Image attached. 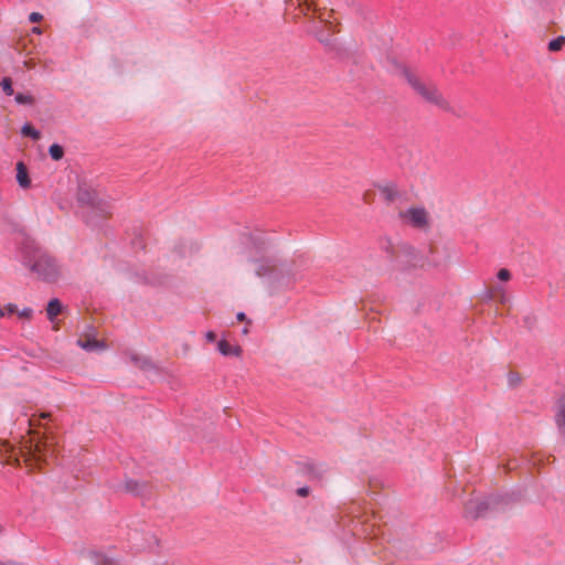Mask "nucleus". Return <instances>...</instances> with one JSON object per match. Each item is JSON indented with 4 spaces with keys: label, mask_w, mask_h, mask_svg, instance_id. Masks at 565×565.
<instances>
[{
    "label": "nucleus",
    "mask_w": 565,
    "mask_h": 565,
    "mask_svg": "<svg viewBox=\"0 0 565 565\" xmlns=\"http://www.w3.org/2000/svg\"><path fill=\"white\" fill-rule=\"evenodd\" d=\"M491 502L488 499H471L465 504L463 515L469 520L483 518L490 509Z\"/></svg>",
    "instance_id": "obj_9"
},
{
    "label": "nucleus",
    "mask_w": 565,
    "mask_h": 565,
    "mask_svg": "<svg viewBox=\"0 0 565 565\" xmlns=\"http://www.w3.org/2000/svg\"><path fill=\"white\" fill-rule=\"evenodd\" d=\"M90 556L94 558L95 565H124L118 559L108 557L107 555L96 551H92Z\"/></svg>",
    "instance_id": "obj_19"
},
{
    "label": "nucleus",
    "mask_w": 565,
    "mask_h": 565,
    "mask_svg": "<svg viewBox=\"0 0 565 565\" xmlns=\"http://www.w3.org/2000/svg\"><path fill=\"white\" fill-rule=\"evenodd\" d=\"M29 423H30V427H33L35 425L34 419H29Z\"/></svg>",
    "instance_id": "obj_45"
},
{
    "label": "nucleus",
    "mask_w": 565,
    "mask_h": 565,
    "mask_svg": "<svg viewBox=\"0 0 565 565\" xmlns=\"http://www.w3.org/2000/svg\"><path fill=\"white\" fill-rule=\"evenodd\" d=\"M32 315H33V310L31 308H24L23 310L19 311L18 310V316L20 318H24V319H31L32 318Z\"/></svg>",
    "instance_id": "obj_34"
},
{
    "label": "nucleus",
    "mask_w": 565,
    "mask_h": 565,
    "mask_svg": "<svg viewBox=\"0 0 565 565\" xmlns=\"http://www.w3.org/2000/svg\"><path fill=\"white\" fill-rule=\"evenodd\" d=\"M372 198H373V193H372V192H365V193L363 194V201H364L365 203H370V202H371V200H372Z\"/></svg>",
    "instance_id": "obj_39"
},
{
    "label": "nucleus",
    "mask_w": 565,
    "mask_h": 565,
    "mask_svg": "<svg viewBox=\"0 0 565 565\" xmlns=\"http://www.w3.org/2000/svg\"><path fill=\"white\" fill-rule=\"evenodd\" d=\"M256 267V276L267 277L273 282L279 281L287 273L286 264L275 256H263L260 258H252Z\"/></svg>",
    "instance_id": "obj_7"
},
{
    "label": "nucleus",
    "mask_w": 565,
    "mask_h": 565,
    "mask_svg": "<svg viewBox=\"0 0 565 565\" xmlns=\"http://www.w3.org/2000/svg\"><path fill=\"white\" fill-rule=\"evenodd\" d=\"M18 254L21 264L38 279L53 284L61 275V266L47 249L30 237H24L19 244Z\"/></svg>",
    "instance_id": "obj_1"
},
{
    "label": "nucleus",
    "mask_w": 565,
    "mask_h": 565,
    "mask_svg": "<svg viewBox=\"0 0 565 565\" xmlns=\"http://www.w3.org/2000/svg\"><path fill=\"white\" fill-rule=\"evenodd\" d=\"M396 72L402 75L411 87L427 103L433 104L440 109L454 113L450 104L439 92L437 86L433 83L426 84L406 65L396 61V58H388Z\"/></svg>",
    "instance_id": "obj_2"
},
{
    "label": "nucleus",
    "mask_w": 565,
    "mask_h": 565,
    "mask_svg": "<svg viewBox=\"0 0 565 565\" xmlns=\"http://www.w3.org/2000/svg\"><path fill=\"white\" fill-rule=\"evenodd\" d=\"M247 244L256 254L265 253L269 246L268 241L260 232L249 234Z\"/></svg>",
    "instance_id": "obj_12"
},
{
    "label": "nucleus",
    "mask_w": 565,
    "mask_h": 565,
    "mask_svg": "<svg viewBox=\"0 0 565 565\" xmlns=\"http://www.w3.org/2000/svg\"><path fill=\"white\" fill-rule=\"evenodd\" d=\"M310 22H311V25L308 29V33L309 34L313 35V31H323V29H324L323 23H320V21L319 22H313L312 19H310Z\"/></svg>",
    "instance_id": "obj_30"
},
{
    "label": "nucleus",
    "mask_w": 565,
    "mask_h": 565,
    "mask_svg": "<svg viewBox=\"0 0 565 565\" xmlns=\"http://www.w3.org/2000/svg\"><path fill=\"white\" fill-rule=\"evenodd\" d=\"M217 349L221 352V354H223L225 356H228V355H236V356H238L242 353L241 347H238V345L233 347L226 340H221L217 343Z\"/></svg>",
    "instance_id": "obj_18"
},
{
    "label": "nucleus",
    "mask_w": 565,
    "mask_h": 565,
    "mask_svg": "<svg viewBox=\"0 0 565 565\" xmlns=\"http://www.w3.org/2000/svg\"><path fill=\"white\" fill-rule=\"evenodd\" d=\"M49 153L53 160L58 161L64 157V148L58 143H53L49 148Z\"/></svg>",
    "instance_id": "obj_22"
},
{
    "label": "nucleus",
    "mask_w": 565,
    "mask_h": 565,
    "mask_svg": "<svg viewBox=\"0 0 565 565\" xmlns=\"http://www.w3.org/2000/svg\"><path fill=\"white\" fill-rule=\"evenodd\" d=\"M494 291L497 294L495 300H498L501 305H505L509 301V297L502 286H494Z\"/></svg>",
    "instance_id": "obj_26"
},
{
    "label": "nucleus",
    "mask_w": 565,
    "mask_h": 565,
    "mask_svg": "<svg viewBox=\"0 0 565 565\" xmlns=\"http://www.w3.org/2000/svg\"><path fill=\"white\" fill-rule=\"evenodd\" d=\"M42 19H43V15L39 12H32L29 17V20L32 23H38V22L42 21Z\"/></svg>",
    "instance_id": "obj_35"
},
{
    "label": "nucleus",
    "mask_w": 565,
    "mask_h": 565,
    "mask_svg": "<svg viewBox=\"0 0 565 565\" xmlns=\"http://www.w3.org/2000/svg\"><path fill=\"white\" fill-rule=\"evenodd\" d=\"M6 312H4V308H1L0 307V318L4 317Z\"/></svg>",
    "instance_id": "obj_44"
},
{
    "label": "nucleus",
    "mask_w": 565,
    "mask_h": 565,
    "mask_svg": "<svg viewBox=\"0 0 565 565\" xmlns=\"http://www.w3.org/2000/svg\"><path fill=\"white\" fill-rule=\"evenodd\" d=\"M555 424L558 430V434L565 437V394L562 395L556 403V412H555Z\"/></svg>",
    "instance_id": "obj_13"
},
{
    "label": "nucleus",
    "mask_w": 565,
    "mask_h": 565,
    "mask_svg": "<svg viewBox=\"0 0 565 565\" xmlns=\"http://www.w3.org/2000/svg\"><path fill=\"white\" fill-rule=\"evenodd\" d=\"M32 32H33V33H36V34H41V33H42V30H41V28H39V26H34V28L32 29Z\"/></svg>",
    "instance_id": "obj_43"
},
{
    "label": "nucleus",
    "mask_w": 565,
    "mask_h": 565,
    "mask_svg": "<svg viewBox=\"0 0 565 565\" xmlns=\"http://www.w3.org/2000/svg\"><path fill=\"white\" fill-rule=\"evenodd\" d=\"M0 565H21V564L13 562V561H1Z\"/></svg>",
    "instance_id": "obj_42"
},
{
    "label": "nucleus",
    "mask_w": 565,
    "mask_h": 565,
    "mask_svg": "<svg viewBox=\"0 0 565 565\" xmlns=\"http://www.w3.org/2000/svg\"><path fill=\"white\" fill-rule=\"evenodd\" d=\"M243 333H245V334H246V333H248V328H247V327H245V328L243 329Z\"/></svg>",
    "instance_id": "obj_46"
},
{
    "label": "nucleus",
    "mask_w": 565,
    "mask_h": 565,
    "mask_svg": "<svg viewBox=\"0 0 565 565\" xmlns=\"http://www.w3.org/2000/svg\"><path fill=\"white\" fill-rule=\"evenodd\" d=\"M377 189L387 203H392L398 198V191L394 183L379 185Z\"/></svg>",
    "instance_id": "obj_15"
},
{
    "label": "nucleus",
    "mask_w": 565,
    "mask_h": 565,
    "mask_svg": "<svg viewBox=\"0 0 565 565\" xmlns=\"http://www.w3.org/2000/svg\"><path fill=\"white\" fill-rule=\"evenodd\" d=\"M3 529H2V525L0 524V533H2Z\"/></svg>",
    "instance_id": "obj_47"
},
{
    "label": "nucleus",
    "mask_w": 565,
    "mask_h": 565,
    "mask_svg": "<svg viewBox=\"0 0 565 565\" xmlns=\"http://www.w3.org/2000/svg\"><path fill=\"white\" fill-rule=\"evenodd\" d=\"M15 102L21 105H33L35 99L30 94L18 93L14 97Z\"/></svg>",
    "instance_id": "obj_24"
},
{
    "label": "nucleus",
    "mask_w": 565,
    "mask_h": 565,
    "mask_svg": "<svg viewBox=\"0 0 565 565\" xmlns=\"http://www.w3.org/2000/svg\"><path fill=\"white\" fill-rule=\"evenodd\" d=\"M564 45H565V36L559 35L556 39L550 41L547 49L551 52H557V51H561Z\"/></svg>",
    "instance_id": "obj_23"
},
{
    "label": "nucleus",
    "mask_w": 565,
    "mask_h": 565,
    "mask_svg": "<svg viewBox=\"0 0 565 565\" xmlns=\"http://www.w3.org/2000/svg\"><path fill=\"white\" fill-rule=\"evenodd\" d=\"M130 360L131 362L137 366L139 367L140 370L142 371H151V370H156V365L153 364V362L147 358V356H140V355H137V354H132L130 356Z\"/></svg>",
    "instance_id": "obj_17"
},
{
    "label": "nucleus",
    "mask_w": 565,
    "mask_h": 565,
    "mask_svg": "<svg viewBox=\"0 0 565 565\" xmlns=\"http://www.w3.org/2000/svg\"><path fill=\"white\" fill-rule=\"evenodd\" d=\"M17 181L23 189H28L31 185L28 168L22 161L17 163Z\"/></svg>",
    "instance_id": "obj_14"
},
{
    "label": "nucleus",
    "mask_w": 565,
    "mask_h": 565,
    "mask_svg": "<svg viewBox=\"0 0 565 565\" xmlns=\"http://www.w3.org/2000/svg\"><path fill=\"white\" fill-rule=\"evenodd\" d=\"M388 257L395 260L403 269L409 267H424V256L409 244H401L394 247L391 243L385 247Z\"/></svg>",
    "instance_id": "obj_6"
},
{
    "label": "nucleus",
    "mask_w": 565,
    "mask_h": 565,
    "mask_svg": "<svg viewBox=\"0 0 565 565\" xmlns=\"http://www.w3.org/2000/svg\"><path fill=\"white\" fill-rule=\"evenodd\" d=\"M296 492L299 497H307L310 492V489L308 487H301L298 488Z\"/></svg>",
    "instance_id": "obj_37"
},
{
    "label": "nucleus",
    "mask_w": 565,
    "mask_h": 565,
    "mask_svg": "<svg viewBox=\"0 0 565 565\" xmlns=\"http://www.w3.org/2000/svg\"><path fill=\"white\" fill-rule=\"evenodd\" d=\"M522 381V377L516 372H509L508 374V384L510 387H516Z\"/></svg>",
    "instance_id": "obj_28"
},
{
    "label": "nucleus",
    "mask_w": 565,
    "mask_h": 565,
    "mask_svg": "<svg viewBox=\"0 0 565 565\" xmlns=\"http://www.w3.org/2000/svg\"><path fill=\"white\" fill-rule=\"evenodd\" d=\"M40 419H51L52 415L49 412H43L40 414Z\"/></svg>",
    "instance_id": "obj_40"
},
{
    "label": "nucleus",
    "mask_w": 565,
    "mask_h": 565,
    "mask_svg": "<svg viewBox=\"0 0 565 565\" xmlns=\"http://www.w3.org/2000/svg\"><path fill=\"white\" fill-rule=\"evenodd\" d=\"M77 344L88 352L105 349V343L97 340L93 333H86L84 337H81L77 340Z\"/></svg>",
    "instance_id": "obj_11"
},
{
    "label": "nucleus",
    "mask_w": 565,
    "mask_h": 565,
    "mask_svg": "<svg viewBox=\"0 0 565 565\" xmlns=\"http://www.w3.org/2000/svg\"><path fill=\"white\" fill-rule=\"evenodd\" d=\"M30 439L20 448L24 462L30 466H38L46 460V456L53 452L54 436L52 431L44 434L32 430Z\"/></svg>",
    "instance_id": "obj_3"
},
{
    "label": "nucleus",
    "mask_w": 565,
    "mask_h": 565,
    "mask_svg": "<svg viewBox=\"0 0 565 565\" xmlns=\"http://www.w3.org/2000/svg\"><path fill=\"white\" fill-rule=\"evenodd\" d=\"M398 215L415 228L426 230L429 227V215L424 207H409L406 211H401Z\"/></svg>",
    "instance_id": "obj_8"
},
{
    "label": "nucleus",
    "mask_w": 565,
    "mask_h": 565,
    "mask_svg": "<svg viewBox=\"0 0 565 565\" xmlns=\"http://www.w3.org/2000/svg\"><path fill=\"white\" fill-rule=\"evenodd\" d=\"M7 452H8V457L6 458V462L8 465H19L20 463V458L18 456V454L14 452L13 448L9 445H7Z\"/></svg>",
    "instance_id": "obj_25"
},
{
    "label": "nucleus",
    "mask_w": 565,
    "mask_h": 565,
    "mask_svg": "<svg viewBox=\"0 0 565 565\" xmlns=\"http://www.w3.org/2000/svg\"><path fill=\"white\" fill-rule=\"evenodd\" d=\"M0 86L2 87L6 95L11 96L14 94L13 87H12V79L10 77H4L0 82Z\"/></svg>",
    "instance_id": "obj_27"
},
{
    "label": "nucleus",
    "mask_w": 565,
    "mask_h": 565,
    "mask_svg": "<svg viewBox=\"0 0 565 565\" xmlns=\"http://www.w3.org/2000/svg\"><path fill=\"white\" fill-rule=\"evenodd\" d=\"M303 472L312 479H319L321 477L316 467L311 463L303 465Z\"/></svg>",
    "instance_id": "obj_29"
},
{
    "label": "nucleus",
    "mask_w": 565,
    "mask_h": 565,
    "mask_svg": "<svg viewBox=\"0 0 565 565\" xmlns=\"http://www.w3.org/2000/svg\"><path fill=\"white\" fill-rule=\"evenodd\" d=\"M21 134L24 137L32 138L33 140H39L41 138V132L39 130H36L31 124H25L21 128Z\"/></svg>",
    "instance_id": "obj_21"
},
{
    "label": "nucleus",
    "mask_w": 565,
    "mask_h": 565,
    "mask_svg": "<svg viewBox=\"0 0 565 565\" xmlns=\"http://www.w3.org/2000/svg\"><path fill=\"white\" fill-rule=\"evenodd\" d=\"M426 249H427V252L422 254L424 256L425 265L438 266L439 259H437L435 257L436 246L434 244H429V245H427Z\"/></svg>",
    "instance_id": "obj_20"
},
{
    "label": "nucleus",
    "mask_w": 565,
    "mask_h": 565,
    "mask_svg": "<svg viewBox=\"0 0 565 565\" xmlns=\"http://www.w3.org/2000/svg\"><path fill=\"white\" fill-rule=\"evenodd\" d=\"M301 12L306 15L307 11L313 10L318 12V19L320 23H323V31H313V36L330 52H339L340 47L337 40L332 36L333 33H338L340 30L337 29L329 18H324L321 9L317 8L316 3L311 0H297Z\"/></svg>",
    "instance_id": "obj_5"
},
{
    "label": "nucleus",
    "mask_w": 565,
    "mask_h": 565,
    "mask_svg": "<svg viewBox=\"0 0 565 565\" xmlns=\"http://www.w3.org/2000/svg\"><path fill=\"white\" fill-rule=\"evenodd\" d=\"M536 318L534 316H526L524 318V326L526 329L532 330L535 327Z\"/></svg>",
    "instance_id": "obj_32"
},
{
    "label": "nucleus",
    "mask_w": 565,
    "mask_h": 565,
    "mask_svg": "<svg viewBox=\"0 0 565 565\" xmlns=\"http://www.w3.org/2000/svg\"><path fill=\"white\" fill-rule=\"evenodd\" d=\"M4 312L9 315L18 313V307L13 303H9L4 307Z\"/></svg>",
    "instance_id": "obj_36"
},
{
    "label": "nucleus",
    "mask_w": 565,
    "mask_h": 565,
    "mask_svg": "<svg viewBox=\"0 0 565 565\" xmlns=\"http://www.w3.org/2000/svg\"><path fill=\"white\" fill-rule=\"evenodd\" d=\"M115 488L118 491H125L137 497H143L148 492L149 484L147 482H139L134 479H126Z\"/></svg>",
    "instance_id": "obj_10"
},
{
    "label": "nucleus",
    "mask_w": 565,
    "mask_h": 565,
    "mask_svg": "<svg viewBox=\"0 0 565 565\" xmlns=\"http://www.w3.org/2000/svg\"><path fill=\"white\" fill-rule=\"evenodd\" d=\"M205 338L209 342H214L216 340V333L214 331H209L206 332Z\"/></svg>",
    "instance_id": "obj_38"
},
{
    "label": "nucleus",
    "mask_w": 565,
    "mask_h": 565,
    "mask_svg": "<svg viewBox=\"0 0 565 565\" xmlns=\"http://www.w3.org/2000/svg\"><path fill=\"white\" fill-rule=\"evenodd\" d=\"M76 198L81 206L89 210L85 215L87 223L96 225L97 220H104L110 215L109 203L89 184L81 183Z\"/></svg>",
    "instance_id": "obj_4"
},
{
    "label": "nucleus",
    "mask_w": 565,
    "mask_h": 565,
    "mask_svg": "<svg viewBox=\"0 0 565 565\" xmlns=\"http://www.w3.org/2000/svg\"><path fill=\"white\" fill-rule=\"evenodd\" d=\"M236 318H237L238 321H246L247 320L246 315L244 312H238Z\"/></svg>",
    "instance_id": "obj_41"
},
{
    "label": "nucleus",
    "mask_w": 565,
    "mask_h": 565,
    "mask_svg": "<svg viewBox=\"0 0 565 565\" xmlns=\"http://www.w3.org/2000/svg\"><path fill=\"white\" fill-rule=\"evenodd\" d=\"M498 279L501 281H508L511 278V273L507 268H502L498 271Z\"/></svg>",
    "instance_id": "obj_31"
},
{
    "label": "nucleus",
    "mask_w": 565,
    "mask_h": 565,
    "mask_svg": "<svg viewBox=\"0 0 565 565\" xmlns=\"http://www.w3.org/2000/svg\"><path fill=\"white\" fill-rule=\"evenodd\" d=\"M497 297V294L494 291V286L493 287H490L488 288L486 291H484V296H483V299L486 301H490V300H494Z\"/></svg>",
    "instance_id": "obj_33"
},
{
    "label": "nucleus",
    "mask_w": 565,
    "mask_h": 565,
    "mask_svg": "<svg viewBox=\"0 0 565 565\" xmlns=\"http://www.w3.org/2000/svg\"><path fill=\"white\" fill-rule=\"evenodd\" d=\"M63 305L57 298H53L49 301L46 306V315L47 319L53 322L56 317L62 312Z\"/></svg>",
    "instance_id": "obj_16"
}]
</instances>
